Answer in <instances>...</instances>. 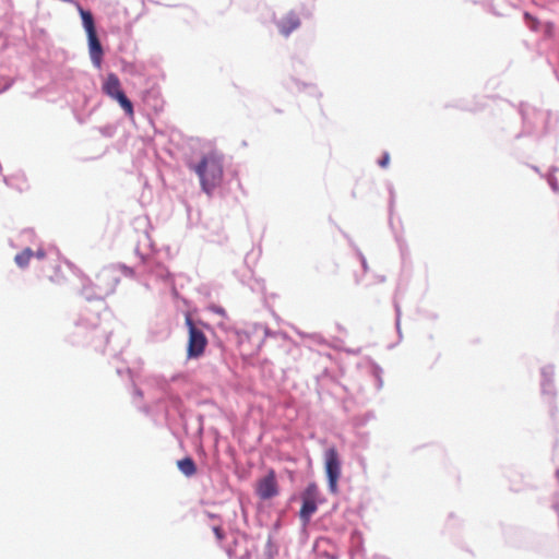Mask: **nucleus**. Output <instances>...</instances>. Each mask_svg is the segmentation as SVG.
<instances>
[{
  "instance_id": "1",
  "label": "nucleus",
  "mask_w": 559,
  "mask_h": 559,
  "mask_svg": "<svg viewBox=\"0 0 559 559\" xmlns=\"http://www.w3.org/2000/svg\"><path fill=\"white\" fill-rule=\"evenodd\" d=\"M199 177L200 186L204 192L212 194L214 189L221 186L224 177L223 157L215 152H210L201 157L193 167Z\"/></svg>"
},
{
  "instance_id": "2",
  "label": "nucleus",
  "mask_w": 559,
  "mask_h": 559,
  "mask_svg": "<svg viewBox=\"0 0 559 559\" xmlns=\"http://www.w3.org/2000/svg\"><path fill=\"white\" fill-rule=\"evenodd\" d=\"M83 26L87 33V45H88V53L90 58L95 68L100 69L104 56V48L102 43L98 39L96 27L94 24L93 15L90 11L84 10L82 7L78 5Z\"/></svg>"
},
{
  "instance_id": "3",
  "label": "nucleus",
  "mask_w": 559,
  "mask_h": 559,
  "mask_svg": "<svg viewBox=\"0 0 559 559\" xmlns=\"http://www.w3.org/2000/svg\"><path fill=\"white\" fill-rule=\"evenodd\" d=\"M185 324L188 328L187 357L199 358L204 355L209 344L203 330L192 320L191 314L185 317Z\"/></svg>"
},
{
  "instance_id": "4",
  "label": "nucleus",
  "mask_w": 559,
  "mask_h": 559,
  "mask_svg": "<svg viewBox=\"0 0 559 559\" xmlns=\"http://www.w3.org/2000/svg\"><path fill=\"white\" fill-rule=\"evenodd\" d=\"M103 91L105 94L111 98H115L118 100L122 109L126 111V114L129 117H133L134 115V108L132 103L129 100V98L126 96L123 91L121 90V81L119 80V76L115 73L107 74L104 83H103Z\"/></svg>"
},
{
  "instance_id": "5",
  "label": "nucleus",
  "mask_w": 559,
  "mask_h": 559,
  "mask_svg": "<svg viewBox=\"0 0 559 559\" xmlns=\"http://www.w3.org/2000/svg\"><path fill=\"white\" fill-rule=\"evenodd\" d=\"M324 463L329 487L330 489H336L337 479L341 474V463L336 448L331 447L325 451Z\"/></svg>"
},
{
  "instance_id": "6",
  "label": "nucleus",
  "mask_w": 559,
  "mask_h": 559,
  "mask_svg": "<svg viewBox=\"0 0 559 559\" xmlns=\"http://www.w3.org/2000/svg\"><path fill=\"white\" fill-rule=\"evenodd\" d=\"M281 34L283 36H289L292 31L300 26V19L296 12H288L287 15H283L276 23Z\"/></svg>"
},
{
  "instance_id": "7",
  "label": "nucleus",
  "mask_w": 559,
  "mask_h": 559,
  "mask_svg": "<svg viewBox=\"0 0 559 559\" xmlns=\"http://www.w3.org/2000/svg\"><path fill=\"white\" fill-rule=\"evenodd\" d=\"M317 502L314 500V497L311 495V491H307V493L304 497V502L300 509V519L301 521L307 524L311 515L317 511Z\"/></svg>"
},
{
  "instance_id": "8",
  "label": "nucleus",
  "mask_w": 559,
  "mask_h": 559,
  "mask_svg": "<svg viewBox=\"0 0 559 559\" xmlns=\"http://www.w3.org/2000/svg\"><path fill=\"white\" fill-rule=\"evenodd\" d=\"M178 468L186 476H192L197 473L195 462L191 457H185L178 461Z\"/></svg>"
},
{
  "instance_id": "9",
  "label": "nucleus",
  "mask_w": 559,
  "mask_h": 559,
  "mask_svg": "<svg viewBox=\"0 0 559 559\" xmlns=\"http://www.w3.org/2000/svg\"><path fill=\"white\" fill-rule=\"evenodd\" d=\"M260 490H272L276 489V475L274 471H269L262 479L260 480L259 488Z\"/></svg>"
},
{
  "instance_id": "10",
  "label": "nucleus",
  "mask_w": 559,
  "mask_h": 559,
  "mask_svg": "<svg viewBox=\"0 0 559 559\" xmlns=\"http://www.w3.org/2000/svg\"><path fill=\"white\" fill-rule=\"evenodd\" d=\"M33 257L34 252L31 249H25L14 257V261L19 267L25 269Z\"/></svg>"
},
{
  "instance_id": "11",
  "label": "nucleus",
  "mask_w": 559,
  "mask_h": 559,
  "mask_svg": "<svg viewBox=\"0 0 559 559\" xmlns=\"http://www.w3.org/2000/svg\"><path fill=\"white\" fill-rule=\"evenodd\" d=\"M390 162V155L388 153H384L382 158L379 160V166L382 168H386Z\"/></svg>"
},
{
  "instance_id": "12",
  "label": "nucleus",
  "mask_w": 559,
  "mask_h": 559,
  "mask_svg": "<svg viewBox=\"0 0 559 559\" xmlns=\"http://www.w3.org/2000/svg\"><path fill=\"white\" fill-rule=\"evenodd\" d=\"M213 533H214L215 537L217 538V540H222L224 538V533H223L222 527L213 526Z\"/></svg>"
},
{
  "instance_id": "13",
  "label": "nucleus",
  "mask_w": 559,
  "mask_h": 559,
  "mask_svg": "<svg viewBox=\"0 0 559 559\" xmlns=\"http://www.w3.org/2000/svg\"><path fill=\"white\" fill-rule=\"evenodd\" d=\"M275 492L276 491H269V490L260 491V497L262 499H269V498L273 497Z\"/></svg>"
},
{
  "instance_id": "14",
  "label": "nucleus",
  "mask_w": 559,
  "mask_h": 559,
  "mask_svg": "<svg viewBox=\"0 0 559 559\" xmlns=\"http://www.w3.org/2000/svg\"><path fill=\"white\" fill-rule=\"evenodd\" d=\"M45 255L46 254L43 249H39L36 252H34V257H36L37 259H40V260H43L45 258Z\"/></svg>"
},
{
  "instance_id": "15",
  "label": "nucleus",
  "mask_w": 559,
  "mask_h": 559,
  "mask_svg": "<svg viewBox=\"0 0 559 559\" xmlns=\"http://www.w3.org/2000/svg\"><path fill=\"white\" fill-rule=\"evenodd\" d=\"M49 278H50V281H51L52 283H57V281H58V277L50 276Z\"/></svg>"
}]
</instances>
